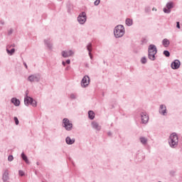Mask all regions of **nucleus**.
I'll use <instances>...</instances> for the list:
<instances>
[{
  "label": "nucleus",
  "instance_id": "f257e3e1",
  "mask_svg": "<svg viewBox=\"0 0 182 182\" xmlns=\"http://www.w3.org/2000/svg\"><path fill=\"white\" fill-rule=\"evenodd\" d=\"M115 38H122L124 35V27L122 25H118L114 30Z\"/></svg>",
  "mask_w": 182,
  "mask_h": 182
},
{
  "label": "nucleus",
  "instance_id": "f03ea898",
  "mask_svg": "<svg viewBox=\"0 0 182 182\" xmlns=\"http://www.w3.org/2000/svg\"><path fill=\"white\" fill-rule=\"evenodd\" d=\"M157 53V48L156 46L151 44L149 46V58L151 60L156 59V54Z\"/></svg>",
  "mask_w": 182,
  "mask_h": 182
},
{
  "label": "nucleus",
  "instance_id": "7ed1b4c3",
  "mask_svg": "<svg viewBox=\"0 0 182 182\" xmlns=\"http://www.w3.org/2000/svg\"><path fill=\"white\" fill-rule=\"evenodd\" d=\"M168 143L171 146V147H176L177 144H178V136H177V134L172 133L169 137Z\"/></svg>",
  "mask_w": 182,
  "mask_h": 182
},
{
  "label": "nucleus",
  "instance_id": "20e7f679",
  "mask_svg": "<svg viewBox=\"0 0 182 182\" xmlns=\"http://www.w3.org/2000/svg\"><path fill=\"white\" fill-rule=\"evenodd\" d=\"M63 127H65V129L68 131L72 130V127H73V124L67 118L63 119Z\"/></svg>",
  "mask_w": 182,
  "mask_h": 182
},
{
  "label": "nucleus",
  "instance_id": "39448f33",
  "mask_svg": "<svg viewBox=\"0 0 182 182\" xmlns=\"http://www.w3.org/2000/svg\"><path fill=\"white\" fill-rule=\"evenodd\" d=\"M77 21L79 23H81V25H83V23L86 22V13L85 12L81 13L77 17Z\"/></svg>",
  "mask_w": 182,
  "mask_h": 182
},
{
  "label": "nucleus",
  "instance_id": "423d86ee",
  "mask_svg": "<svg viewBox=\"0 0 182 182\" xmlns=\"http://www.w3.org/2000/svg\"><path fill=\"white\" fill-rule=\"evenodd\" d=\"M90 82V78H89V76L85 75L82 81H81V85L82 87H86V86L89 85V83Z\"/></svg>",
  "mask_w": 182,
  "mask_h": 182
},
{
  "label": "nucleus",
  "instance_id": "0eeeda50",
  "mask_svg": "<svg viewBox=\"0 0 182 182\" xmlns=\"http://www.w3.org/2000/svg\"><path fill=\"white\" fill-rule=\"evenodd\" d=\"M141 117L142 123L146 124L149 122V115H147L146 112H142L141 114Z\"/></svg>",
  "mask_w": 182,
  "mask_h": 182
},
{
  "label": "nucleus",
  "instance_id": "6e6552de",
  "mask_svg": "<svg viewBox=\"0 0 182 182\" xmlns=\"http://www.w3.org/2000/svg\"><path fill=\"white\" fill-rule=\"evenodd\" d=\"M73 55V51L72 50H68V51L65 50L62 52V56L63 58H69Z\"/></svg>",
  "mask_w": 182,
  "mask_h": 182
},
{
  "label": "nucleus",
  "instance_id": "1a4fd4ad",
  "mask_svg": "<svg viewBox=\"0 0 182 182\" xmlns=\"http://www.w3.org/2000/svg\"><path fill=\"white\" fill-rule=\"evenodd\" d=\"M171 68H172V69H178V68H180V60H175L171 63Z\"/></svg>",
  "mask_w": 182,
  "mask_h": 182
},
{
  "label": "nucleus",
  "instance_id": "9d476101",
  "mask_svg": "<svg viewBox=\"0 0 182 182\" xmlns=\"http://www.w3.org/2000/svg\"><path fill=\"white\" fill-rule=\"evenodd\" d=\"M32 102V98L28 97V96H26L25 98H24V103L26 105V106H29V105H31V103Z\"/></svg>",
  "mask_w": 182,
  "mask_h": 182
},
{
  "label": "nucleus",
  "instance_id": "9b49d317",
  "mask_svg": "<svg viewBox=\"0 0 182 182\" xmlns=\"http://www.w3.org/2000/svg\"><path fill=\"white\" fill-rule=\"evenodd\" d=\"M162 45H164V48H168V46L170 45V41L167 38H164L162 41Z\"/></svg>",
  "mask_w": 182,
  "mask_h": 182
},
{
  "label": "nucleus",
  "instance_id": "f8f14e48",
  "mask_svg": "<svg viewBox=\"0 0 182 182\" xmlns=\"http://www.w3.org/2000/svg\"><path fill=\"white\" fill-rule=\"evenodd\" d=\"M11 103H14V106H19L21 105V101L16 98H12Z\"/></svg>",
  "mask_w": 182,
  "mask_h": 182
},
{
  "label": "nucleus",
  "instance_id": "ddd939ff",
  "mask_svg": "<svg viewBox=\"0 0 182 182\" xmlns=\"http://www.w3.org/2000/svg\"><path fill=\"white\" fill-rule=\"evenodd\" d=\"M9 173H8V171H6L3 174V180L4 181H8L9 178Z\"/></svg>",
  "mask_w": 182,
  "mask_h": 182
},
{
  "label": "nucleus",
  "instance_id": "4468645a",
  "mask_svg": "<svg viewBox=\"0 0 182 182\" xmlns=\"http://www.w3.org/2000/svg\"><path fill=\"white\" fill-rule=\"evenodd\" d=\"M92 126L93 129H95V130H100V126H99V124H97V122H92Z\"/></svg>",
  "mask_w": 182,
  "mask_h": 182
},
{
  "label": "nucleus",
  "instance_id": "2eb2a0df",
  "mask_svg": "<svg viewBox=\"0 0 182 182\" xmlns=\"http://www.w3.org/2000/svg\"><path fill=\"white\" fill-rule=\"evenodd\" d=\"M65 141L67 144H73V143H75V139H71L70 137L68 136Z\"/></svg>",
  "mask_w": 182,
  "mask_h": 182
},
{
  "label": "nucleus",
  "instance_id": "dca6fc26",
  "mask_svg": "<svg viewBox=\"0 0 182 182\" xmlns=\"http://www.w3.org/2000/svg\"><path fill=\"white\" fill-rule=\"evenodd\" d=\"M166 106H164V105H161L160 106L159 112L161 114H164V115L166 114Z\"/></svg>",
  "mask_w": 182,
  "mask_h": 182
},
{
  "label": "nucleus",
  "instance_id": "f3484780",
  "mask_svg": "<svg viewBox=\"0 0 182 182\" xmlns=\"http://www.w3.org/2000/svg\"><path fill=\"white\" fill-rule=\"evenodd\" d=\"M28 80H29V82H37L38 77H36L35 75H30L28 77Z\"/></svg>",
  "mask_w": 182,
  "mask_h": 182
},
{
  "label": "nucleus",
  "instance_id": "a211bd4d",
  "mask_svg": "<svg viewBox=\"0 0 182 182\" xmlns=\"http://www.w3.org/2000/svg\"><path fill=\"white\" fill-rule=\"evenodd\" d=\"M88 117H89V119H90L91 120H93L95 119V112L93 111H89Z\"/></svg>",
  "mask_w": 182,
  "mask_h": 182
},
{
  "label": "nucleus",
  "instance_id": "6ab92c4d",
  "mask_svg": "<svg viewBox=\"0 0 182 182\" xmlns=\"http://www.w3.org/2000/svg\"><path fill=\"white\" fill-rule=\"evenodd\" d=\"M21 157L27 164H29V160H28V157L26 156V155H25V154H21Z\"/></svg>",
  "mask_w": 182,
  "mask_h": 182
},
{
  "label": "nucleus",
  "instance_id": "aec40b11",
  "mask_svg": "<svg viewBox=\"0 0 182 182\" xmlns=\"http://www.w3.org/2000/svg\"><path fill=\"white\" fill-rule=\"evenodd\" d=\"M126 24L128 26H132V25H133V20L130 19V18H127L126 20Z\"/></svg>",
  "mask_w": 182,
  "mask_h": 182
},
{
  "label": "nucleus",
  "instance_id": "412c9836",
  "mask_svg": "<svg viewBox=\"0 0 182 182\" xmlns=\"http://www.w3.org/2000/svg\"><path fill=\"white\" fill-rule=\"evenodd\" d=\"M6 52L10 55H14V53H15V48H12L11 50H9V49H6Z\"/></svg>",
  "mask_w": 182,
  "mask_h": 182
},
{
  "label": "nucleus",
  "instance_id": "4be33fe9",
  "mask_svg": "<svg viewBox=\"0 0 182 182\" xmlns=\"http://www.w3.org/2000/svg\"><path fill=\"white\" fill-rule=\"evenodd\" d=\"M140 141L143 144H146V143H147V139L146 138H144V137H141L140 138Z\"/></svg>",
  "mask_w": 182,
  "mask_h": 182
},
{
  "label": "nucleus",
  "instance_id": "5701e85b",
  "mask_svg": "<svg viewBox=\"0 0 182 182\" xmlns=\"http://www.w3.org/2000/svg\"><path fill=\"white\" fill-rule=\"evenodd\" d=\"M87 50L89 51V55H91V52H92V44L90 43L88 44V46H87Z\"/></svg>",
  "mask_w": 182,
  "mask_h": 182
},
{
  "label": "nucleus",
  "instance_id": "b1692460",
  "mask_svg": "<svg viewBox=\"0 0 182 182\" xmlns=\"http://www.w3.org/2000/svg\"><path fill=\"white\" fill-rule=\"evenodd\" d=\"M30 105H31L33 107H36V106H37L36 101H35V100H33V99H32V101Z\"/></svg>",
  "mask_w": 182,
  "mask_h": 182
},
{
  "label": "nucleus",
  "instance_id": "393cba45",
  "mask_svg": "<svg viewBox=\"0 0 182 182\" xmlns=\"http://www.w3.org/2000/svg\"><path fill=\"white\" fill-rule=\"evenodd\" d=\"M166 6H167L168 9H169V10L171 9V8H173V2L168 3Z\"/></svg>",
  "mask_w": 182,
  "mask_h": 182
},
{
  "label": "nucleus",
  "instance_id": "a878e982",
  "mask_svg": "<svg viewBox=\"0 0 182 182\" xmlns=\"http://www.w3.org/2000/svg\"><path fill=\"white\" fill-rule=\"evenodd\" d=\"M164 55H165V56L168 58V56H170V52H168V50H165L164 51Z\"/></svg>",
  "mask_w": 182,
  "mask_h": 182
},
{
  "label": "nucleus",
  "instance_id": "bb28decb",
  "mask_svg": "<svg viewBox=\"0 0 182 182\" xmlns=\"http://www.w3.org/2000/svg\"><path fill=\"white\" fill-rule=\"evenodd\" d=\"M141 63H147V59L145 58V57H143L141 59Z\"/></svg>",
  "mask_w": 182,
  "mask_h": 182
},
{
  "label": "nucleus",
  "instance_id": "cd10ccee",
  "mask_svg": "<svg viewBox=\"0 0 182 182\" xmlns=\"http://www.w3.org/2000/svg\"><path fill=\"white\" fill-rule=\"evenodd\" d=\"M14 119L16 125L19 124V120L18 119V117H15Z\"/></svg>",
  "mask_w": 182,
  "mask_h": 182
},
{
  "label": "nucleus",
  "instance_id": "c85d7f7f",
  "mask_svg": "<svg viewBox=\"0 0 182 182\" xmlns=\"http://www.w3.org/2000/svg\"><path fill=\"white\" fill-rule=\"evenodd\" d=\"M164 12H165V14H170L171 11L168 9H164Z\"/></svg>",
  "mask_w": 182,
  "mask_h": 182
},
{
  "label": "nucleus",
  "instance_id": "c756f323",
  "mask_svg": "<svg viewBox=\"0 0 182 182\" xmlns=\"http://www.w3.org/2000/svg\"><path fill=\"white\" fill-rule=\"evenodd\" d=\"M9 161H12L14 160V156L12 155H10L8 158Z\"/></svg>",
  "mask_w": 182,
  "mask_h": 182
},
{
  "label": "nucleus",
  "instance_id": "7c9ffc66",
  "mask_svg": "<svg viewBox=\"0 0 182 182\" xmlns=\"http://www.w3.org/2000/svg\"><path fill=\"white\" fill-rule=\"evenodd\" d=\"M94 4L96 6H97V5H99V4H100V0H96Z\"/></svg>",
  "mask_w": 182,
  "mask_h": 182
},
{
  "label": "nucleus",
  "instance_id": "2f4dec72",
  "mask_svg": "<svg viewBox=\"0 0 182 182\" xmlns=\"http://www.w3.org/2000/svg\"><path fill=\"white\" fill-rule=\"evenodd\" d=\"M18 173H19V176H21V177L25 176V173L23 172V171H19Z\"/></svg>",
  "mask_w": 182,
  "mask_h": 182
},
{
  "label": "nucleus",
  "instance_id": "473e14b6",
  "mask_svg": "<svg viewBox=\"0 0 182 182\" xmlns=\"http://www.w3.org/2000/svg\"><path fill=\"white\" fill-rule=\"evenodd\" d=\"M176 27L180 29V22H176Z\"/></svg>",
  "mask_w": 182,
  "mask_h": 182
},
{
  "label": "nucleus",
  "instance_id": "72a5a7b5",
  "mask_svg": "<svg viewBox=\"0 0 182 182\" xmlns=\"http://www.w3.org/2000/svg\"><path fill=\"white\" fill-rule=\"evenodd\" d=\"M66 63H68V65H70V60H67Z\"/></svg>",
  "mask_w": 182,
  "mask_h": 182
},
{
  "label": "nucleus",
  "instance_id": "f704fd0d",
  "mask_svg": "<svg viewBox=\"0 0 182 182\" xmlns=\"http://www.w3.org/2000/svg\"><path fill=\"white\" fill-rule=\"evenodd\" d=\"M62 63H63V66H65L66 63H65V61H63Z\"/></svg>",
  "mask_w": 182,
  "mask_h": 182
},
{
  "label": "nucleus",
  "instance_id": "c9c22d12",
  "mask_svg": "<svg viewBox=\"0 0 182 182\" xmlns=\"http://www.w3.org/2000/svg\"><path fill=\"white\" fill-rule=\"evenodd\" d=\"M24 66L26 67V69H28V65H26V63H24Z\"/></svg>",
  "mask_w": 182,
  "mask_h": 182
}]
</instances>
